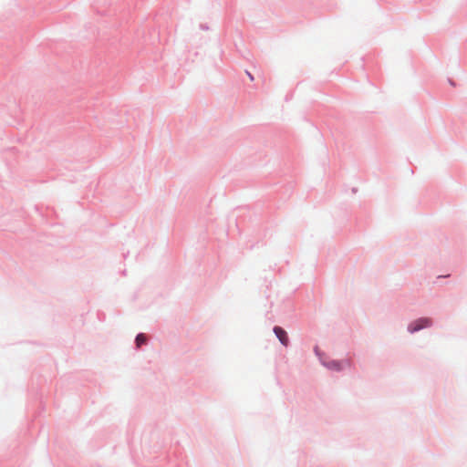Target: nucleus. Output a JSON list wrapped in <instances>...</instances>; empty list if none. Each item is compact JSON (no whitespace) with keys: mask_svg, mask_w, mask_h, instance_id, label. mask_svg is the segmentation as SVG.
I'll use <instances>...</instances> for the list:
<instances>
[{"mask_svg":"<svg viewBox=\"0 0 467 467\" xmlns=\"http://www.w3.org/2000/svg\"><path fill=\"white\" fill-rule=\"evenodd\" d=\"M431 324V320L429 318H420V319H418L416 321H414L413 323H411L408 329L410 333H414L416 331H419L424 327H430Z\"/></svg>","mask_w":467,"mask_h":467,"instance_id":"nucleus-1","label":"nucleus"},{"mask_svg":"<svg viewBox=\"0 0 467 467\" xmlns=\"http://www.w3.org/2000/svg\"><path fill=\"white\" fill-rule=\"evenodd\" d=\"M274 332H275V336L278 337V339L280 340V342L284 346H287L288 345L287 334H286V332L282 327H274Z\"/></svg>","mask_w":467,"mask_h":467,"instance_id":"nucleus-2","label":"nucleus"},{"mask_svg":"<svg viewBox=\"0 0 467 467\" xmlns=\"http://www.w3.org/2000/svg\"><path fill=\"white\" fill-rule=\"evenodd\" d=\"M145 342H146V336L144 334H139L136 337L137 347L140 348Z\"/></svg>","mask_w":467,"mask_h":467,"instance_id":"nucleus-3","label":"nucleus"},{"mask_svg":"<svg viewBox=\"0 0 467 467\" xmlns=\"http://www.w3.org/2000/svg\"><path fill=\"white\" fill-rule=\"evenodd\" d=\"M328 367L330 368H334V369H340V366H339V363L337 362V361H332L328 364Z\"/></svg>","mask_w":467,"mask_h":467,"instance_id":"nucleus-4","label":"nucleus"},{"mask_svg":"<svg viewBox=\"0 0 467 467\" xmlns=\"http://www.w3.org/2000/svg\"><path fill=\"white\" fill-rule=\"evenodd\" d=\"M251 80L254 79L253 76L251 74H248Z\"/></svg>","mask_w":467,"mask_h":467,"instance_id":"nucleus-5","label":"nucleus"}]
</instances>
